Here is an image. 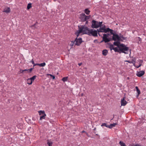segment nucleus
<instances>
[{
	"instance_id": "obj_1",
	"label": "nucleus",
	"mask_w": 146,
	"mask_h": 146,
	"mask_svg": "<svg viewBox=\"0 0 146 146\" xmlns=\"http://www.w3.org/2000/svg\"><path fill=\"white\" fill-rule=\"evenodd\" d=\"M112 49L115 52L124 53L125 54H128L129 51L128 48L126 46H120L117 47H113V46Z\"/></svg>"
},
{
	"instance_id": "obj_2",
	"label": "nucleus",
	"mask_w": 146,
	"mask_h": 146,
	"mask_svg": "<svg viewBox=\"0 0 146 146\" xmlns=\"http://www.w3.org/2000/svg\"><path fill=\"white\" fill-rule=\"evenodd\" d=\"M79 29L77 31L75 34L78 37L79 34L82 33L84 34H88L90 29L86 27L83 26H78Z\"/></svg>"
},
{
	"instance_id": "obj_3",
	"label": "nucleus",
	"mask_w": 146,
	"mask_h": 146,
	"mask_svg": "<svg viewBox=\"0 0 146 146\" xmlns=\"http://www.w3.org/2000/svg\"><path fill=\"white\" fill-rule=\"evenodd\" d=\"M102 23V22H98L95 20H93L92 22L91 27L93 28H97L100 27Z\"/></svg>"
},
{
	"instance_id": "obj_4",
	"label": "nucleus",
	"mask_w": 146,
	"mask_h": 146,
	"mask_svg": "<svg viewBox=\"0 0 146 146\" xmlns=\"http://www.w3.org/2000/svg\"><path fill=\"white\" fill-rule=\"evenodd\" d=\"M105 28L106 26L105 25L102 27H100L99 29H97L98 32L106 33L110 32L111 30L108 28L107 29H106Z\"/></svg>"
},
{
	"instance_id": "obj_5",
	"label": "nucleus",
	"mask_w": 146,
	"mask_h": 146,
	"mask_svg": "<svg viewBox=\"0 0 146 146\" xmlns=\"http://www.w3.org/2000/svg\"><path fill=\"white\" fill-rule=\"evenodd\" d=\"M113 31V30H111L110 32L111 34L113 35L112 37L113 40L114 41H119L120 40V37L117 34L114 33Z\"/></svg>"
},
{
	"instance_id": "obj_6",
	"label": "nucleus",
	"mask_w": 146,
	"mask_h": 146,
	"mask_svg": "<svg viewBox=\"0 0 146 146\" xmlns=\"http://www.w3.org/2000/svg\"><path fill=\"white\" fill-rule=\"evenodd\" d=\"M110 34L109 33L104 34L103 37V41L105 42H107L111 41V39L110 37Z\"/></svg>"
},
{
	"instance_id": "obj_7",
	"label": "nucleus",
	"mask_w": 146,
	"mask_h": 146,
	"mask_svg": "<svg viewBox=\"0 0 146 146\" xmlns=\"http://www.w3.org/2000/svg\"><path fill=\"white\" fill-rule=\"evenodd\" d=\"M88 35L90 36H97L98 32L97 31L94 30L93 29H90Z\"/></svg>"
},
{
	"instance_id": "obj_8",
	"label": "nucleus",
	"mask_w": 146,
	"mask_h": 146,
	"mask_svg": "<svg viewBox=\"0 0 146 146\" xmlns=\"http://www.w3.org/2000/svg\"><path fill=\"white\" fill-rule=\"evenodd\" d=\"M39 115H40V120H41L43 119H45L46 115L44 111L40 110L38 111Z\"/></svg>"
},
{
	"instance_id": "obj_9",
	"label": "nucleus",
	"mask_w": 146,
	"mask_h": 146,
	"mask_svg": "<svg viewBox=\"0 0 146 146\" xmlns=\"http://www.w3.org/2000/svg\"><path fill=\"white\" fill-rule=\"evenodd\" d=\"M78 37L76 38L74 40L75 45H76L79 46L82 42V38H78Z\"/></svg>"
},
{
	"instance_id": "obj_10",
	"label": "nucleus",
	"mask_w": 146,
	"mask_h": 146,
	"mask_svg": "<svg viewBox=\"0 0 146 146\" xmlns=\"http://www.w3.org/2000/svg\"><path fill=\"white\" fill-rule=\"evenodd\" d=\"M31 62L32 64L34 65V66L36 65H38L40 67H43L46 65V64L45 62H43L41 64H35L33 59L31 61Z\"/></svg>"
},
{
	"instance_id": "obj_11",
	"label": "nucleus",
	"mask_w": 146,
	"mask_h": 146,
	"mask_svg": "<svg viewBox=\"0 0 146 146\" xmlns=\"http://www.w3.org/2000/svg\"><path fill=\"white\" fill-rule=\"evenodd\" d=\"M145 72L144 71H137L136 75L138 77H141L142 76L145 74Z\"/></svg>"
},
{
	"instance_id": "obj_12",
	"label": "nucleus",
	"mask_w": 146,
	"mask_h": 146,
	"mask_svg": "<svg viewBox=\"0 0 146 146\" xmlns=\"http://www.w3.org/2000/svg\"><path fill=\"white\" fill-rule=\"evenodd\" d=\"M113 44L115 46H117V47H119L120 46H125V45L120 44L119 41H117L116 42H115L113 43Z\"/></svg>"
},
{
	"instance_id": "obj_13",
	"label": "nucleus",
	"mask_w": 146,
	"mask_h": 146,
	"mask_svg": "<svg viewBox=\"0 0 146 146\" xmlns=\"http://www.w3.org/2000/svg\"><path fill=\"white\" fill-rule=\"evenodd\" d=\"M127 104V102L125 100V97L121 100V106H125Z\"/></svg>"
},
{
	"instance_id": "obj_14",
	"label": "nucleus",
	"mask_w": 146,
	"mask_h": 146,
	"mask_svg": "<svg viewBox=\"0 0 146 146\" xmlns=\"http://www.w3.org/2000/svg\"><path fill=\"white\" fill-rule=\"evenodd\" d=\"M143 60H137V63H138L139 64V65H137L136 64L135 67L137 68H138L139 67L141 66V65L142 63L143 62Z\"/></svg>"
},
{
	"instance_id": "obj_15",
	"label": "nucleus",
	"mask_w": 146,
	"mask_h": 146,
	"mask_svg": "<svg viewBox=\"0 0 146 146\" xmlns=\"http://www.w3.org/2000/svg\"><path fill=\"white\" fill-rule=\"evenodd\" d=\"M82 15L84 16V21H86L90 17V16H86L84 13H82Z\"/></svg>"
},
{
	"instance_id": "obj_16",
	"label": "nucleus",
	"mask_w": 146,
	"mask_h": 146,
	"mask_svg": "<svg viewBox=\"0 0 146 146\" xmlns=\"http://www.w3.org/2000/svg\"><path fill=\"white\" fill-rule=\"evenodd\" d=\"M10 8L8 7H6L5 8L3 11V12H5L6 13H9L10 12Z\"/></svg>"
},
{
	"instance_id": "obj_17",
	"label": "nucleus",
	"mask_w": 146,
	"mask_h": 146,
	"mask_svg": "<svg viewBox=\"0 0 146 146\" xmlns=\"http://www.w3.org/2000/svg\"><path fill=\"white\" fill-rule=\"evenodd\" d=\"M108 53V51L106 49L102 51V54L104 56H106Z\"/></svg>"
},
{
	"instance_id": "obj_18",
	"label": "nucleus",
	"mask_w": 146,
	"mask_h": 146,
	"mask_svg": "<svg viewBox=\"0 0 146 146\" xmlns=\"http://www.w3.org/2000/svg\"><path fill=\"white\" fill-rule=\"evenodd\" d=\"M117 124L116 123H113L109 125H108V128L111 129L113 127H114Z\"/></svg>"
},
{
	"instance_id": "obj_19",
	"label": "nucleus",
	"mask_w": 146,
	"mask_h": 146,
	"mask_svg": "<svg viewBox=\"0 0 146 146\" xmlns=\"http://www.w3.org/2000/svg\"><path fill=\"white\" fill-rule=\"evenodd\" d=\"M84 11V12L87 15H89L90 12V11L87 9H85Z\"/></svg>"
},
{
	"instance_id": "obj_20",
	"label": "nucleus",
	"mask_w": 146,
	"mask_h": 146,
	"mask_svg": "<svg viewBox=\"0 0 146 146\" xmlns=\"http://www.w3.org/2000/svg\"><path fill=\"white\" fill-rule=\"evenodd\" d=\"M33 81L30 79L29 78L27 80V83L29 85H31L32 84Z\"/></svg>"
},
{
	"instance_id": "obj_21",
	"label": "nucleus",
	"mask_w": 146,
	"mask_h": 146,
	"mask_svg": "<svg viewBox=\"0 0 146 146\" xmlns=\"http://www.w3.org/2000/svg\"><path fill=\"white\" fill-rule=\"evenodd\" d=\"M71 43L70 44H69V46H70V48H72L73 45L74 44H75V42L74 41H71Z\"/></svg>"
},
{
	"instance_id": "obj_22",
	"label": "nucleus",
	"mask_w": 146,
	"mask_h": 146,
	"mask_svg": "<svg viewBox=\"0 0 146 146\" xmlns=\"http://www.w3.org/2000/svg\"><path fill=\"white\" fill-rule=\"evenodd\" d=\"M131 62H132V63L133 64V65L135 67V59H133L131 61Z\"/></svg>"
},
{
	"instance_id": "obj_23",
	"label": "nucleus",
	"mask_w": 146,
	"mask_h": 146,
	"mask_svg": "<svg viewBox=\"0 0 146 146\" xmlns=\"http://www.w3.org/2000/svg\"><path fill=\"white\" fill-rule=\"evenodd\" d=\"M68 79V77H63L62 79V80L64 82H65L67 81Z\"/></svg>"
},
{
	"instance_id": "obj_24",
	"label": "nucleus",
	"mask_w": 146,
	"mask_h": 146,
	"mask_svg": "<svg viewBox=\"0 0 146 146\" xmlns=\"http://www.w3.org/2000/svg\"><path fill=\"white\" fill-rule=\"evenodd\" d=\"M119 143L121 146H126L125 143L121 141H120Z\"/></svg>"
},
{
	"instance_id": "obj_25",
	"label": "nucleus",
	"mask_w": 146,
	"mask_h": 146,
	"mask_svg": "<svg viewBox=\"0 0 146 146\" xmlns=\"http://www.w3.org/2000/svg\"><path fill=\"white\" fill-rule=\"evenodd\" d=\"M36 76H34L33 77L30 78V79L33 82L34 81L35 79L36 78Z\"/></svg>"
},
{
	"instance_id": "obj_26",
	"label": "nucleus",
	"mask_w": 146,
	"mask_h": 146,
	"mask_svg": "<svg viewBox=\"0 0 146 146\" xmlns=\"http://www.w3.org/2000/svg\"><path fill=\"white\" fill-rule=\"evenodd\" d=\"M32 7L31 6V3H29L28 4L27 6V9H29L30 8H31Z\"/></svg>"
},
{
	"instance_id": "obj_27",
	"label": "nucleus",
	"mask_w": 146,
	"mask_h": 146,
	"mask_svg": "<svg viewBox=\"0 0 146 146\" xmlns=\"http://www.w3.org/2000/svg\"><path fill=\"white\" fill-rule=\"evenodd\" d=\"M101 126L102 127H103V126H105L108 128V125H107V124L106 123H103L101 125Z\"/></svg>"
},
{
	"instance_id": "obj_28",
	"label": "nucleus",
	"mask_w": 146,
	"mask_h": 146,
	"mask_svg": "<svg viewBox=\"0 0 146 146\" xmlns=\"http://www.w3.org/2000/svg\"><path fill=\"white\" fill-rule=\"evenodd\" d=\"M47 143L48 144L49 146H52V142L50 141H48Z\"/></svg>"
},
{
	"instance_id": "obj_29",
	"label": "nucleus",
	"mask_w": 146,
	"mask_h": 146,
	"mask_svg": "<svg viewBox=\"0 0 146 146\" xmlns=\"http://www.w3.org/2000/svg\"><path fill=\"white\" fill-rule=\"evenodd\" d=\"M80 17H81V20L82 21H84V16H83L82 15V13L80 14Z\"/></svg>"
},
{
	"instance_id": "obj_30",
	"label": "nucleus",
	"mask_w": 146,
	"mask_h": 146,
	"mask_svg": "<svg viewBox=\"0 0 146 146\" xmlns=\"http://www.w3.org/2000/svg\"><path fill=\"white\" fill-rule=\"evenodd\" d=\"M138 93V96L140 94V91L139 89L137 90H136Z\"/></svg>"
},
{
	"instance_id": "obj_31",
	"label": "nucleus",
	"mask_w": 146,
	"mask_h": 146,
	"mask_svg": "<svg viewBox=\"0 0 146 146\" xmlns=\"http://www.w3.org/2000/svg\"><path fill=\"white\" fill-rule=\"evenodd\" d=\"M48 75L50 76L51 77H52L53 79H54L55 78V77L54 76H53L50 74H48Z\"/></svg>"
},
{
	"instance_id": "obj_32",
	"label": "nucleus",
	"mask_w": 146,
	"mask_h": 146,
	"mask_svg": "<svg viewBox=\"0 0 146 146\" xmlns=\"http://www.w3.org/2000/svg\"><path fill=\"white\" fill-rule=\"evenodd\" d=\"M33 68H30V69H29V73L31 72L32 71V70H33Z\"/></svg>"
},
{
	"instance_id": "obj_33",
	"label": "nucleus",
	"mask_w": 146,
	"mask_h": 146,
	"mask_svg": "<svg viewBox=\"0 0 146 146\" xmlns=\"http://www.w3.org/2000/svg\"><path fill=\"white\" fill-rule=\"evenodd\" d=\"M19 72L20 73H23L24 72V70H20Z\"/></svg>"
},
{
	"instance_id": "obj_34",
	"label": "nucleus",
	"mask_w": 146,
	"mask_h": 146,
	"mask_svg": "<svg viewBox=\"0 0 146 146\" xmlns=\"http://www.w3.org/2000/svg\"><path fill=\"white\" fill-rule=\"evenodd\" d=\"M125 62H127L131 64L132 63V62H131V61H129V60H125Z\"/></svg>"
},
{
	"instance_id": "obj_35",
	"label": "nucleus",
	"mask_w": 146,
	"mask_h": 146,
	"mask_svg": "<svg viewBox=\"0 0 146 146\" xmlns=\"http://www.w3.org/2000/svg\"><path fill=\"white\" fill-rule=\"evenodd\" d=\"M134 146H141V145H140L138 144H136L134 145Z\"/></svg>"
},
{
	"instance_id": "obj_36",
	"label": "nucleus",
	"mask_w": 146,
	"mask_h": 146,
	"mask_svg": "<svg viewBox=\"0 0 146 146\" xmlns=\"http://www.w3.org/2000/svg\"><path fill=\"white\" fill-rule=\"evenodd\" d=\"M24 70V72H25V71H27V72H28L29 73V70H28V69H25V70Z\"/></svg>"
},
{
	"instance_id": "obj_37",
	"label": "nucleus",
	"mask_w": 146,
	"mask_h": 146,
	"mask_svg": "<svg viewBox=\"0 0 146 146\" xmlns=\"http://www.w3.org/2000/svg\"><path fill=\"white\" fill-rule=\"evenodd\" d=\"M135 88L136 90H138L139 89V88H138V87H137V86H136L135 87Z\"/></svg>"
},
{
	"instance_id": "obj_38",
	"label": "nucleus",
	"mask_w": 146,
	"mask_h": 146,
	"mask_svg": "<svg viewBox=\"0 0 146 146\" xmlns=\"http://www.w3.org/2000/svg\"><path fill=\"white\" fill-rule=\"evenodd\" d=\"M81 64H82V63H79L78 64V65L79 66H80Z\"/></svg>"
},
{
	"instance_id": "obj_39",
	"label": "nucleus",
	"mask_w": 146,
	"mask_h": 146,
	"mask_svg": "<svg viewBox=\"0 0 146 146\" xmlns=\"http://www.w3.org/2000/svg\"><path fill=\"white\" fill-rule=\"evenodd\" d=\"M82 133H86V132L85 131H82Z\"/></svg>"
},
{
	"instance_id": "obj_40",
	"label": "nucleus",
	"mask_w": 146,
	"mask_h": 146,
	"mask_svg": "<svg viewBox=\"0 0 146 146\" xmlns=\"http://www.w3.org/2000/svg\"><path fill=\"white\" fill-rule=\"evenodd\" d=\"M121 38H123V39H125V38L124 37H123V36H122L121 37Z\"/></svg>"
},
{
	"instance_id": "obj_41",
	"label": "nucleus",
	"mask_w": 146,
	"mask_h": 146,
	"mask_svg": "<svg viewBox=\"0 0 146 146\" xmlns=\"http://www.w3.org/2000/svg\"><path fill=\"white\" fill-rule=\"evenodd\" d=\"M98 35H99L100 36V34H99V33H98Z\"/></svg>"
},
{
	"instance_id": "obj_42",
	"label": "nucleus",
	"mask_w": 146,
	"mask_h": 146,
	"mask_svg": "<svg viewBox=\"0 0 146 146\" xmlns=\"http://www.w3.org/2000/svg\"><path fill=\"white\" fill-rule=\"evenodd\" d=\"M88 22V21H86V23H87V22Z\"/></svg>"
}]
</instances>
